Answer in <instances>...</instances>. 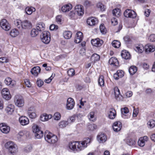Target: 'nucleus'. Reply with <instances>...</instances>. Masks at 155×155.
Instances as JSON below:
<instances>
[{"instance_id":"obj_1","label":"nucleus","mask_w":155,"mask_h":155,"mask_svg":"<svg viewBox=\"0 0 155 155\" xmlns=\"http://www.w3.org/2000/svg\"><path fill=\"white\" fill-rule=\"evenodd\" d=\"M14 23L16 27L19 29H28L32 27L31 22L27 20H25L21 21L19 20H16Z\"/></svg>"},{"instance_id":"obj_2","label":"nucleus","mask_w":155,"mask_h":155,"mask_svg":"<svg viewBox=\"0 0 155 155\" xmlns=\"http://www.w3.org/2000/svg\"><path fill=\"white\" fill-rule=\"evenodd\" d=\"M68 149L69 151L74 153L78 152L82 150L79 141L70 142L68 145Z\"/></svg>"},{"instance_id":"obj_3","label":"nucleus","mask_w":155,"mask_h":155,"mask_svg":"<svg viewBox=\"0 0 155 155\" xmlns=\"http://www.w3.org/2000/svg\"><path fill=\"white\" fill-rule=\"evenodd\" d=\"M9 152L13 155L16 153L18 151V147L17 145L12 141L7 142L5 145Z\"/></svg>"},{"instance_id":"obj_4","label":"nucleus","mask_w":155,"mask_h":155,"mask_svg":"<svg viewBox=\"0 0 155 155\" xmlns=\"http://www.w3.org/2000/svg\"><path fill=\"white\" fill-rule=\"evenodd\" d=\"M48 132V131H46L45 133V138L46 141L50 143H56L58 141L57 136L50 132Z\"/></svg>"},{"instance_id":"obj_5","label":"nucleus","mask_w":155,"mask_h":155,"mask_svg":"<svg viewBox=\"0 0 155 155\" xmlns=\"http://www.w3.org/2000/svg\"><path fill=\"white\" fill-rule=\"evenodd\" d=\"M40 38L43 43L45 44L49 43L50 41V33L47 31L43 32L40 35Z\"/></svg>"},{"instance_id":"obj_6","label":"nucleus","mask_w":155,"mask_h":155,"mask_svg":"<svg viewBox=\"0 0 155 155\" xmlns=\"http://www.w3.org/2000/svg\"><path fill=\"white\" fill-rule=\"evenodd\" d=\"M15 101L16 105L19 107L23 106L25 103L23 97L18 95L15 96Z\"/></svg>"},{"instance_id":"obj_7","label":"nucleus","mask_w":155,"mask_h":155,"mask_svg":"<svg viewBox=\"0 0 155 155\" xmlns=\"http://www.w3.org/2000/svg\"><path fill=\"white\" fill-rule=\"evenodd\" d=\"M27 113L31 118H35L37 117L36 111L33 107H31L28 109Z\"/></svg>"},{"instance_id":"obj_8","label":"nucleus","mask_w":155,"mask_h":155,"mask_svg":"<svg viewBox=\"0 0 155 155\" xmlns=\"http://www.w3.org/2000/svg\"><path fill=\"white\" fill-rule=\"evenodd\" d=\"M3 97L6 100H10L12 97L8 89L7 88H3L2 91Z\"/></svg>"},{"instance_id":"obj_9","label":"nucleus","mask_w":155,"mask_h":155,"mask_svg":"<svg viewBox=\"0 0 155 155\" xmlns=\"http://www.w3.org/2000/svg\"><path fill=\"white\" fill-rule=\"evenodd\" d=\"M1 27L5 31H8L10 28V26L7 20L5 19H2L0 22Z\"/></svg>"},{"instance_id":"obj_10","label":"nucleus","mask_w":155,"mask_h":155,"mask_svg":"<svg viewBox=\"0 0 155 155\" xmlns=\"http://www.w3.org/2000/svg\"><path fill=\"white\" fill-rule=\"evenodd\" d=\"M124 16L126 17L134 18L136 17V12L133 11L129 9L126 10L124 13Z\"/></svg>"},{"instance_id":"obj_11","label":"nucleus","mask_w":155,"mask_h":155,"mask_svg":"<svg viewBox=\"0 0 155 155\" xmlns=\"http://www.w3.org/2000/svg\"><path fill=\"white\" fill-rule=\"evenodd\" d=\"M74 11L77 15L79 16H82L84 13L83 7L80 5H77L75 6Z\"/></svg>"},{"instance_id":"obj_12","label":"nucleus","mask_w":155,"mask_h":155,"mask_svg":"<svg viewBox=\"0 0 155 155\" xmlns=\"http://www.w3.org/2000/svg\"><path fill=\"white\" fill-rule=\"evenodd\" d=\"M0 130L3 133H8L10 131V127L5 123L0 124Z\"/></svg>"},{"instance_id":"obj_13","label":"nucleus","mask_w":155,"mask_h":155,"mask_svg":"<svg viewBox=\"0 0 155 155\" xmlns=\"http://www.w3.org/2000/svg\"><path fill=\"white\" fill-rule=\"evenodd\" d=\"M91 42L93 45L96 47L101 46L103 43V41L98 38L92 40Z\"/></svg>"},{"instance_id":"obj_14","label":"nucleus","mask_w":155,"mask_h":155,"mask_svg":"<svg viewBox=\"0 0 155 155\" xmlns=\"http://www.w3.org/2000/svg\"><path fill=\"white\" fill-rule=\"evenodd\" d=\"M75 103L74 100L71 98H68L67 101V108L68 110L72 109L74 106Z\"/></svg>"},{"instance_id":"obj_15","label":"nucleus","mask_w":155,"mask_h":155,"mask_svg":"<svg viewBox=\"0 0 155 155\" xmlns=\"http://www.w3.org/2000/svg\"><path fill=\"white\" fill-rule=\"evenodd\" d=\"M97 19L94 17H90L88 18L87 21V24L91 26H94L97 22Z\"/></svg>"},{"instance_id":"obj_16","label":"nucleus","mask_w":155,"mask_h":155,"mask_svg":"<svg viewBox=\"0 0 155 155\" xmlns=\"http://www.w3.org/2000/svg\"><path fill=\"white\" fill-rule=\"evenodd\" d=\"M148 139V137L146 136L140 138L138 141V145L140 147H143L145 144V142L147 141Z\"/></svg>"},{"instance_id":"obj_17","label":"nucleus","mask_w":155,"mask_h":155,"mask_svg":"<svg viewBox=\"0 0 155 155\" xmlns=\"http://www.w3.org/2000/svg\"><path fill=\"white\" fill-rule=\"evenodd\" d=\"M19 121L20 124L23 126L28 124L29 122L28 119L25 116H21L20 117Z\"/></svg>"},{"instance_id":"obj_18","label":"nucleus","mask_w":155,"mask_h":155,"mask_svg":"<svg viewBox=\"0 0 155 155\" xmlns=\"http://www.w3.org/2000/svg\"><path fill=\"white\" fill-rule=\"evenodd\" d=\"M122 127V124L120 122H116L113 125V128L115 132L120 131Z\"/></svg>"},{"instance_id":"obj_19","label":"nucleus","mask_w":155,"mask_h":155,"mask_svg":"<svg viewBox=\"0 0 155 155\" xmlns=\"http://www.w3.org/2000/svg\"><path fill=\"white\" fill-rule=\"evenodd\" d=\"M83 38L82 33L80 31H78L76 34L74 42L76 43H79L82 40Z\"/></svg>"},{"instance_id":"obj_20","label":"nucleus","mask_w":155,"mask_h":155,"mask_svg":"<svg viewBox=\"0 0 155 155\" xmlns=\"http://www.w3.org/2000/svg\"><path fill=\"white\" fill-rule=\"evenodd\" d=\"M98 141L100 142L103 143L107 140V137L105 134L103 133H100L97 136Z\"/></svg>"},{"instance_id":"obj_21","label":"nucleus","mask_w":155,"mask_h":155,"mask_svg":"<svg viewBox=\"0 0 155 155\" xmlns=\"http://www.w3.org/2000/svg\"><path fill=\"white\" fill-rule=\"evenodd\" d=\"M121 112L122 114V117L124 118H130V114L129 115H127L126 114L128 113L129 111L128 108L127 107H125L122 108L121 110Z\"/></svg>"},{"instance_id":"obj_22","label":"nucleus","mask_w":155,"mask_h":155,"mask_svg":"<svg viewBox=\"0 0 155 155\" xmlns=\"http://www.w3.org/2000/svg\"><path fill=\"white\" fill-rule=\"evenodd\" d=\"M145 51L147 53L153 52L155 51V46L153 45L147 44L145 46Z\"/></svg>"},{"instance_id":"obj_23","label":"nucleus","mask_w":155,"mask_h":155,"mask_svg":"<svg viewBox=\"0 0 155 155\" xmlns=\"http://www.w3.org/2000/svg\"><path fill=\"white\" fill-rule=\"evenodd\" d=\"M109 63L110 64L116 67L119 66V62L117 59L114 57H112L109 59Z\"/></svg>"},{"instance_id":"obj_24","label":"nucleus","mask_w":155,"mask_h":155,"mask_svg":"<svg viewBox=\"0 0 155 155\" xmlns=\"http://www.w3.org/2000/svg\"><path fill=\"white\" fill-rule=\"evenodd\" d=\"M90 142L91 139L89 138H87L85 140L83 141H79L82 150H83L86 147L87 144Z\"/></svg>"},{"instance_id":"obj_25","label":"nucleus","mask_w":155,"mask_h":155,"mask_svg":"<svg viewBox=\"0 0 155 155\" xmlns=\"http://www.w3.org/2000/svg\"><path fill=\"white\" fill-rule=\"evenodd\" d=\"M41 71V68L38 66L34 67L31 70V73L34 76H37Z\"/></svg>"},{"instance_id":"obj_26","label":"nucleus","mask_w":155,"mask_h":155,"mask_svg":"<svg viewBox=\"0 0 155 155\" xmlns=\"http://www.w3.org/2000/svg\"><path fill=\"white\" fill-rule=\"evenodd\" d=\"M124 75V72L123 71L118 70L116 73L114 74V77L115 80H117L123 77Z\"/></svg>"},{"instance_id":"obj_27","label":"nucleus","mask_w":155,"mask_h":155,"mask_svg":"<svg viewBox=\"0 0 155 155\" xmlns=\"http://www.w3.org/2000/svg\"><path fill=\"white\" fill-rule=\"evenodd\" d=\"M116 115V111L113 108L110 109L109 110L108 117L110 119H114Z\"/></svg>"},{"instance_id":"obj_28","label":"nucleus","mask_w":155,"mask_h":155,"mask_svg":"<svg viewBox=\"0 0 155 155\" xmlns=\"http://www.w3.org/2000/svg\"><path fill=\"white\" fill-rule=\"evenodd\" d=\"M5 84L8 85H9L10 87H12L15 84V82L12 81V79L10 78H7L5 81Z\"/></svg>"},{"instance_id":"obj_29","label":"nucleus","mask_w":155,"mask_h":155,"mask_svg":"<svg viewBox=\"0 0 155 155\" xmlns=\"http://www.w3.org/2000/svg\"><path fill=\"white\" fill-rule=\"evenodd\" d=\"M45 27V25L43 23L39 22L36 25V29L39 31H42L44 30Z\"/></svg>"},{"instance_id":"obj_30","label":"nucleus","mask_w":155,"mask_h":155,"mask_svg":"<svg viewBox=\"0 0 155 155\" xmlns=\"http://www.w3.org/2000/svg\"><path fill=\"white\" fill-rule=\"evenodd\" d=\"M15 107L14 105L10 104L6 107L5 110L6 112L9 114H11L14 110Z\"/></svg>"},{"instance_id":"obj_31","label":"nucleus","mask_w":155,"mask_h":155,"mask_svg":"<svg viewBox=\"0 0 155 155\" xmlns=\"http://www.w3.org/2000/svg\"><path fill=\"white\" fill-rule=\"evenodd\" d=\"M121 55L122 58L125 59H129L130 57V53L126 50L123 51H122Z\"/></svg>"},{"instance_id":"obj_32","label":"nucleus","mask_w":155,"mask_h":155,"mask_svg":"<svg viewBox=\"0 0 155 155\" xmlns=\"http://www.w3.org/2000/svg\"><path fill=\"white\" fill-rule=\"evenodd\" d=\"M134 49L138 53H141L144 50V47L142 45H138L136 46Z\"/></svg>"},{"instance_id":"obj_33","label":"nucleus","mask_w":155,"mask_h":155,"mask_svg":"<svg viewBox=\"0 0 155 155\" xmlns=\"http://www.w3.org/2000/svg\"><path fill=\"white\" fill-rule=\"evenodd\" d=\"M114 91L115 98L117 100H119L120 96L122 97V96L120 94V92L119 89L117 87H115L114 88Z\"/></svg>"},{"instance_id":"obj_34","label":"nucleus","mask_w":155,"mask_h":155,"mask_svg":"<svg viewBox=\"0 0 155 155\" xmlns=\"http://www.w3.org/2000/svg\"><path fill=\"white\" fill-rule=\"evenodd\" d=\"M72 8V5L71 4L64 5L61 8V10L63 12H66L69 11Z\"/></svg>"},{"instance_id":"obj_35","label":"nucleus","mask_w":155,"mask_h":155,"mask_svg":"<svg viewBox=\"0 0 155 155\" xmlns=\"http://www.w3.org/2000/svg\"><path fill=\"white\" fill-rule=\"evenodd\" d=\"M19 32L16 29H13L12 30L10 33V35L12 37H15L18 35Z\"/></svg>"},{"instance_id":"obj_36","label":"nucleus","mask_w":155,"mask_h":155,"mask_svg":"<svg viewBox=\"0 0 155 155\" xmlns=\"http://www.w3.org/2000/svg\"><path fill=\"white\" fill-rule=\"evenodd\" d=\"M35 10V8L33 7H27L25 9V11L26 13L28 15H31L33 12Z\"/></svg>"},{"instance_id":"obj_37","label":"nucleus","mask_w":155,"mask_h":155,"mask_svg":"<svg viewBox=\"0 0 155 155\" xmlns=\"http://www.w3.org/2000/svg\"><path fill=\"white\" fill-rule=\"evenodd\" d=\"M100 59V56L96 54H93L91 58V61H93L94 62L98 61Z\"/></svg>"},{"instance_id":"obj_38","label":"nucleus","mask_w":155,"mask_h":155,"mask_svg":"<svg viewBox=\"0 0 155 155\" xmlns=\"http://www.w3.org/2000/svg\"><path fill=\"white\" fill-rule=\"evenodd\" d=\"M112 13L114 15L118 17L121 15L120 10L119 8H115L113 10Z\"/></svg>"},{"instance_id":"obj_39","label":"nucleus","mask_w":155,"mask_h":155,"mask_svg":"<svg viewBox=\"0 0 155 155\" xmlns=\"http://www.w3.org/2000/svg\"><path fill=\"white\" fill-rule=\"evenodd\" d=\"M64 38L66 39H70L72 36V33L70 31H66L63 33Z\"/></svg>"},{"instance_id":"obj_40","label":"nucleus","mask_w":155,"mask_h":155,"mask_svg":"<svg viewBox=\"0 0 155 155\" xmlns=\"http://www.w3.org/2000/svg\"><path fill=\"white\" fill-rule=\"evenodd\" d=\"M137 68L134 66H131L129 69V71L130 74L132 75L134 74L137 72Z\"/></svg>"},{"instance_id":"obj_41","label":"nucleus","mask_w":155,"mask_h":155,"mask_svg":"<svg viewBox=\"0 0 155 155\" xmlns=\"http://www.w3.org/2000/svg\"><path fill=\"white\" fill-rule=\"evenodd\" d=\"M43 131L40 130L37 133H35V137L37 139H40L43 137Z\"/></svg>"},{"instance_id":"obj_42","label":"nucleus","mask_w":155,"mask_h":155,"mask_svg":"<svg viewBox=\"0 0 155 155\" xmlns=\"http://www.w3.org/2000/svg\"><path fill=\"white\" fill-rule=\"evenodd\" d=\"M88 117L90 120L94 121L95 120V117L94 116V112H90L89 114Z\"/></svg>"},{"instance_id":"obj_43","label":"nucleus","mask_w":155,"mask_h":155,"mask_svg":"<svg viewBox=\"0 0 155 155\" xmlns=\"http://www.w3.org/2000/svg\"><path fill=\"white\" fill-rule=\"evenodd\" d=\"M112 45L114 47L118 48L120 46V43L118 41L114 40L112 42Z\"/></svg>"},{"instance_id":"obj_44","label":"nucleus","mask_w":155,"mask_h":155,"mask_svg":"<svg viewBox=\"0 0 155 155\" xmlns=\"http://www.w3.org/2000/svg\"><path fill=\"white\" fill-rule=\"evenodd\" d=\"M39 31L35 28H33L31 31V35L32 37H35L38 34Z\"/></svg>"},{"instance_id":"obj_45","label":"nucleus","mask_w":155,"mask_h":155,"mask_svg":"<svg viewBox=\"0 0 155 155\" xmlns=\"http://www.w3.org/2000/svg\"><path fill=\"white\" fill-rule=\"evenodd\" d=\"M49 116L46 114H44L40 116V120L42 121H45L49 119Z\"/></svg>"},{"instance_id":"obj_46","label":"nucleus","mask_w":155,"mask_h":155,"mask_svg":"<svg viewBox=\"0 0 155 155\" xmlns=\"http://www.w3.org/2000/svg\"><path fill=\"white\" fill-rule=\"evenodd\" d=\"M147 124L149 128H153L155 126V121L151 119L148 121Z\"/></svg>"},{"instance_id":"obj_47","label":"nucleus","mask_w":155,"mask_h":155,"mask_svg":"<svg viewBox=\"0 0 155 155\" xmlns=\"http://www.w3.org/2000/svg\"><path fill=\"white\" fill-rule=\"evenodd\" d=\"M98 84L101 86H104V77L103 75L100 76L98 79Z\"/></svg>"},{"instance_id":"obj_48","label":"nucleus","mask_w":155,"mask_h":155,"mask_svg":"<svg viewBox=\"0 0 155 155\" xmlns=\"http://www.w3.org/2000/svg\"><path fill=\"white\" fill-rule=\"evenodd\" d=\"M68 124L67 121H62L60 122L58 124L59 127L61 128H63L66 127Z\"/></svg>"},{"instance_id":"obj_49","label":"nucleus","mask_w":155,"mask_h":155,"mask_svg":"<svg viewBox=\"0 0 155 155\" xmlns=\"http://www.w3.org/2000/svg\"><path fill=\"white\" fill-rule=\"evenodd\" d=\"M41 130V128L37 125L34 124L32 126V130L34 133H37L39 130Z\"/></svg>"},{"instance_id":"obj_50","label":"nucleus","mask_w":155,"mask_h":155,"mask_svg":"<svg viewBox=\"0 0 155 155\" xmlns=\"http://www.w3.org/2000/svg\"><path fill=\"white\" fill-rule=\"evenodd\" d=\"M97 7L99 8L101 11H104L105 10V8L104 5L101 3L99 2L97 4Z\"/></svg>"},{"instance_id":"obj_51","label":"nucleus","mask_w":155,"mask_h":155,"mask_svg":"<svg viewBox=\"0 0 155 155\" xmlns=\"http://www.w3.org/2000/svg\"><path fill=\"white\" fill-rule=\"evenodd\" d=\"M101 32L103 34H106V30L103 24H101L100 26Z\"/></svg>"},{"instance_id":"obj_52","label":"nucleus","mask_w":155,"mask_h":155,"mask_svg":"<svg viewBox=\"0 0 155 155\" xmlns=\"http://www.w3.org/2000/svg\"><path fill=\"white\" fill-rule=\"evenodd\" d=\"M127 144L130 146H132L135 145V141L132 140L131 139H128L126 141Z\"/></svg>"},{"instance_id":"obj_53","label":"nucleus","mask_w":155,"mask_h":155,"mask_svg":"<svg viewBox=\"0 0 155 155\" xmlns=\"http://www.w3.org/2000/svg\"><path fill=\"white\" fill-rule=\"evenodd\" d=\"M68 75L70 77H72L75 74L74 70L73 68L69 69L67 71Z\"/></svg>"},{"instance_id":"obj_54","label":"nucleus","mask_w":155,"mask_h":155,"mask_svg":"<svg viewBox=\"0 0 155 155\" xmlns=\"http://www.w3.org/2000/svg\"><path fill=\"white\" fill-rule=\"evenodd\" d=\"M24 136V134L23 132H20L17 135V138L19 140H22Z\"/></svg>"},{"instance_id":"obj_55","label":"nucleus","mask_w":155,"mask_h":155,"mask_svg":"<svg viewBox=\"0 0 155 155\" xmlns=\"http://www.w3.org/2000/svg\"><path fill=\"white\" fill-rule=\"evenodd\" d=\"M77 14L74 11H72L71 12L68 14L69 16L72 19H74L75 18V17L76 16Z\"/></svg>"},{"instance_id":"obj_56","label":"nucleus","mask_w":155,"mask_h":155,"mask_svg":"<svg viewBox=\"0 0 155 155\" xmlns=\"http://www.w3.org/2000/svg\"><path fill=\"white\" fill-rule=\"evenodd\" d=\"M54 117L55 120H59L61 118V114L58 112H56L54 114Z\"/></svg>"},{"instance_id":"obj_57","label":"nucleus","mask_w":155,"mask_h":155,"mask_svg":"<svg viewBox=\"0 0 155 155\" xmlns=\"http://www.w3.org/2000/svg\"><path fill=\"white\" fill-rule=\"evenodd\" d=\"M89 129L91 130H93L97 128V126L94 124L89 125L88 127Z\"/></svg>"},{"instance_id":"obj_58","label":"nucleus","mask_w":155,"mask_h":155,"mask_svg":"<svg viewBox=\"0 0 155 155\" xmlns=\"http://www.w3.org/2000/svg\"><path fill=\"white\" fill-rule=\"evenodd\" d=\"M58 25L54 24L51 25L49 27L50 29L51 30H56L58 29Z\"/></svg>"},{"instance_id":"obj_59","label":"nucleus","mask_w":155,"mask_h":155,"mask_svg":"<svg viewBox=\"0 0 155 155\" xmlns=\"http://www.w3.org/2000/svg\"><path fill=\"white\" fill-rule=\"evenodd\" d=\"M32 149V147L30 146H28L25 147L24 149V151L26 153H28L30 152Z\"/></svg>"},{"instance_id":"obj_60","label":"nucleus","mask_w":155,"mask_h":155,"mask_svg":"<svg viewBox=\"0 0 155 155\" xmlns=\"http://www.w3.org/2000/svg\"><path fill=\"white\" fill-rule=\"evenodd\" d=\"M91 2L87 0H86L84 2V5L86 7H88L91 5Z\"/></svg>"},{"instance_id":"obj_61","label":"nucleus","mask_w":155,"mask_h":155,"mask_svg":"<svg viewBox=\"0 0 155 155\" xmlns=\"http://www.w3.org/2000/svg\"><path fill=\"white\" fill-rule=\"evenodd\" d=\"M25 83L26 86L28 87H31V84L29 80L28 79L25 80Z\"/></svg>"},{"instance_id":"obj_62","label":"nucleus","mask_w":155,"mask_h":155,"mask_svg":"<svg viewBox=\"0 0 155 155\" xmlns=\"http://www.w3.org/2000/svg\"><path fill=\"white\" fill-rule=\"evenodd\" d=\"M132 94L133 93L131 91H128L125 93L124 96H125L126 98L130 97L132 96Z\"/></svg>"},{"instance_id":"obj_63","label":"nucleus","mask_w":155,"mask_h":155,"mask_svg":"<svg viewBox=\"0 0 155 155\" xmlns=\"http://www.w3.org/2000/svg\"><path fill=\"white\" fill-rule=\"evenodd\" d=\"M149 39L151 41H155V35L154 34L150 35L149 38Z\"/></svg>"},{"instance_id":"obj_64","label":"nucleus","mask_w":155,"mask_h":155,"mask_svg":"<svg viewBox=\"0 0 155 155\" xmlns=\"http://www.w3.org/2000/svg\"><path fill=\"white\" fill-rule=\"evenodd\" d=\"M138 113V109L134 108V109L133 113V116L134 117H137Z\"/></svg>"}]
</instances>
